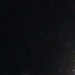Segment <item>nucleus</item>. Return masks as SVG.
Listing matches in <instances>:
<instances>
[{
  "instance_id": "obj_1",
  "label": "nucleus",
  "mask_w": 75,
  "mask_h": 75,
  "mask_svg": "<svg viewBox=\"0 0 75 75\" xmlns=\"http://www.w3.org/2000/svg\"><path fill=\"white\" fill-rule=\"evenodd\" d=\"M72 70H71V72L72 73L71 75H75V71H73V68H72Z\"/></svg>"
},
{
  "instance_id": "obj_2",
  "label": "nucleus",
  "mask_w": 75,
  "mask_h": 75,
  "mask_svg": "<svg viewBox=\"0 0 75 75\" xmlns=\"http://www.w3.org/2000/svg\"><path fill=\"white\" fill-rule=\"evenodd\" d=\"M74 70L75 71V65H74V67H73V71Z\"/></svg>"
},
{
  "instance_id": "obj_3",
  "label": "nucleus",
  "mask_w": 75,
  "mask_h": 75,
  "mask_svg": "<svg viewBox=\"0 0 75 75\" xmlns=\"http://www.w3.org/2000/svg\"><path fill=\"white\" fill-rule=\"evenodd\" d=\"M73 45L74 46H75V43H74L73 44Z\"/></svg>"
}]
</instances>
